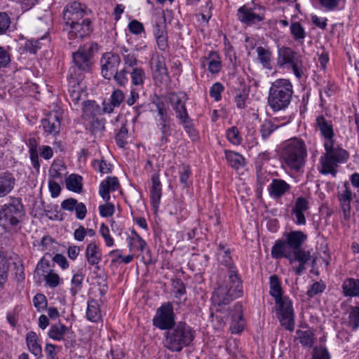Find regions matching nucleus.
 Returning <instances> with one entry per match:
<instances>
[{
  "label": "nucleus",
  "instance_id": "nucleus-1",
  "mask_svg": "<svg viewBox=\"0 0 359 359\" xmlns=\"http://www.w3.org/2000/svg\"><path fill=\"white\" fill-rule=\"evenodd\" d=\"M194 339V331L186 323L180 321L165 330L163 344L172 352H180L190 345Z\"/></svg>",
  "mask_w": 359,
  "mask_h": 359
},
{
  "label": "nucleus",
  "instance_id": "nucleus-2",
  "mask_svg": "<svg viewBox=\"0 0 359 359\" xmlns=\"http://www.w3.org/2000/svg\"><path fill=\"white\" fill-rule=\"evenodd\" d=\"M281 156L287 168L296 172H301L307 157L305 142L297 137L287 140L283 147Z\"/></svg>",
  "mask_w": 359,
  "mask_h": 359
},
{
  "label": "nucleus",
  "instance_id": "nucleus-3",
  "mask_svg": "<svg viewBox=\"0 0 359 359\" xmlns=\"http://www.w3.org/2000/svg\"><path fill=\"white\" fill-rule=\"evenodd\" d=\"M306 239V235L301 231H292L285 235V239L278 240L271 248V256L275 259L295 257L302 252H307L302 249Z\"/></svg>",
  "mask_w": 359,
  "mask_h": 359
},
{
  "label": "nucleus",
  "instance_id": "nucleus-4",
  "mask_svg": "<svg viewBox=\"0 0 359 359\" xmlns=\"http://www.w3.org/2000/svg\"><path fill=\"white\" fill-rule=\"evenodd\" d=\"M325 152L320 156L319 172L323 175L330 174L335 177L337 167L348 158V153L341 148L335 140L323 142Z\"/></svg>",
  "mask_w": 359,
  "mask_h": 359
},
{
  "label": "nucleus",
  "instance_id": "nucleus-5",
  "mask_svg": "<svg viewBox=\"0 0 359 359\" xmlns=\"http://www.w3.org/2000/svg\"><path fill=\"white\" fill-rule=\"evenodd\" d=\"M293 87L288 79H277L271 83L268 104L274 111L284 110L291 102Z\"/></svg>",
  "mask_w": 359,
  "mask_h": 359
},
{
  "label": "nucleus",
  "instance_id": "nucleus-6",
  "mask_svg": "<svg viewBox=\"0 0 359 359\" xmlns=\"http://www.w3.org/2000/svg\"><path fill=\"white\" fill-rule=\"evenodd\" d=\"M228 279L215 290L212 295V303L217 306L229 304L243 294L242 281L240 276H227Z\"/></svg>",
  "mask_w": 359,
  "mask_h": 359
},
{
  "label": "nucleus",
  "instance_id": "nucleus-7",
  "mask_svg": "<svg viewBox=\"0 0 359 359\" xmlns=\"http://www.w3.org/2000/svg\"><path fill=\"white\" fill-rule=\"evenodd\" d=\"M25 210L22 199L18 197H9L8 203L0 209V222L4 224L15 226L22 222Z\"/></svg>",
  "mask_w": 359,
  "mask_h": 359
},
{
  "label": "nucleus",
  "instance_id": "nucleus-8",
  "mask_svg": "<svg viewBox=\"0 0 359 359\" xmlns=\"http://www.w3.org/2000/svg\"><path fill=\"white\" fill-rule=\"evenodd\" d=\"M278 63L280 66L290 67L298 79L304 76L307 70V65L303 57L289 46L279 48Z\"/></svg>",
  "mask_w": 359,
  "mask_h": 359
},
{
  "label": "nucleus",
  "instance_id": "nucleus-9",
  "mask_svg": "<svg viewBox=\"0 0 359 359\" xmlns=\"http://www.w3.org/2000/svg\"><path fill=\"white\" fill-rule=\"evenodd\" d=\"M266 9L264 6L255 4H247L241 6L236 13L237 19L245 26L259 25L265 19Z\"/></svg>",
  "mask_w": 359,
  "mask_h": 359
},
{
  "label": "nucleus",
  "instance_id": "nucleus-10",
  "mask_svg": "<svg viewBox=\"0 0 359 359\" xmlns=\"http://www.w3.org/2000/svg\"><path fill=\"white\" fill-rule=\"evenodd\" d=\"M120 187L118 179L116 177H107L100 185L99 194L106 203L99 206V212L102 217H108L113 215L114 205L109 203L110 192L115 191Z\"/></svg>",
  "mask_w": 359,
  "mask_h": 359
},
{
  "label": "nucleus",
  "instance_id": "nucleus-11",
  "mask_svg": "<svg viewBox=\"0 0 359 359\" xmlns=\"http://www.w3.org/2000/svg\"><path fill=\"white\" fill-rule=\"evenodd\" d=\"M276 313L280 324L286 330H292L294 325L292 302L287 297L275 299Z\"/></svg>",
  "mask_w": 359,
  "mask_h": 359
},
{
  "label": "nucleus",
  "instance_id": "nucleus-12",
  "mask_svg": "<svg viewBox=\"0 0 359 359\" xmlns=\"http://www.w3.org/2000/svg\"><path fill=\"white\" fill-rule=\"evenodd\" d=\"M173 306L170 302L163 303L157 309L153 318V325L161 330H167L176 324Z\"/></svg>",
  "mask_w": 359,
  "mask_h": 359
},
{
  "label": "nucleus",
  "instance_id": "nucleus-13",
  "mask_svg": "<svg viewBox=\"0 0 359 359\" xmlns=\"http://www.w3.org/2000/svg\"><path fill=\"white\" fill-rule=\"evenodd\" d=\"M88 15L87 8L79 2L68 4L63 11V19L67 26L85 19Z\"/></svg>",
  "mask_w": 359,
  "mask_h": 359
},
{
  "label": "nucleus",
  "instance_id": "nucleus-14",
  "mask_svg": "<svg viewBox=\"0 0 359 359\" xmlns=\"http://www.w3.org/2000/svg\"><path fill=\"white\" fill-rule=\"evenodd\" d=\"M231 248L224 243H219L217 247V259L221 265L226 268L227 276H239L238 271L231 257Z\"/></svg>",
  "mask_w": 359,
  "mask_h": 359
},
{
  "label": "nucleus",
  "instance_id": "nucleus-15",
  "mask_svg": "<svg viewBox=\"0 0 359 359\" xmlns=\"http://www.w3.org/2000/svg\"><path fill=\"white\" fill-rule=\"evenodd\" d=\"M121 62V57L117 54L111 52L103 54L100 60L102 76L106 79H112L114 74L118 69Z\"/></svg>",
  "mask_w": 359,
  "mask_h": 359
},
{
  "label": "nucleus",
  "instance_id": "nucleus-16",
  "mask_svg": "<svg viewBox=\"0 0 359 359\" xmlns=\"http://www.w3.org/2000/svg\"><path fill=\"white\" fill-rule=\"evenodd\" d=\"M313 127L323 139V142L334 140V132L332 121L325 116L320 114L316 117Z\"/></svg>",
  "mask_w": 359,
  "mask_h": 359
},
{
  "label": "nucleus",
  "instance_id": "nucleus-17",
  "mask_svg": "<svg viewBox=\"0 0 359 359\" xmlns=\"http://www.w3.org/2000/svg\"><path fill=\"white\" fill-rule=\"evenodd\" d=\"M68 26V37L75 43H79V40L88 36L91 31L90 20L88 18L69 24Z\"/></svg>",
  "mask_w": 359,
  "mask_h": 359
},
{
  "label": "nucleus",
  "instance_id": "nucleus-18",
  "mask_svg": "<svg viewBox=\"0 0 359 359\" xmlns=\"http://www.w3.org/2000/svg\"><path fill=\"white\" fill-rule=\"evenodd\" d=\"M92 53V46H80L76 52L72 53L73 61L76 66L83 71H89Z\"/></svg>",
  "mask_w": 359,
  "mask_h": 359
},
{
  "label": "nucleus",
  "instance_id": "nucleus-19",
  "mask_svg": "<svg viewBox=\"0 0 359 359\" xmlns=\"http://www.w3.org/2000/svg\"><path fill=\"white\" fill-rule=\"evenodd\" d=\"M151 68L153 72L154 79L158 81H168L169 75L165 66V59L159 55H153L151 60Z\"/></svg>",
  "mask_w": 359,
  "mask_h": 359
},
{
  "label": "nucleus",
  "instance_id": "nucleus-20",
  "mask_svg": "<svg viewBox=\"0 0 359 359\" xmlns=\"http://www.w3.org/2000/svg\"><path fill=\"white\" fill-rule=\"evenodd\" d=\"M309 209V201L307 198L302 196L296 198L291 210V213L293 215V221L296 224H306V220L304 212Z\"/></svg>",
  "mask_w": 359,
  "mask_h": 359
},
{
  "label": "nucleus",
  "instance_id": "nucleus-21",
  "mask_svg": "<svg viewBox=\"0 0 359 359\" xmlns=\"http://www.w3.org/2000/svg\"><path fill=\"white\" fill-rule=\"evenodd\" d=\"M338 189V199L340 202L344 218L348 219L351 209V201L353 200L354 195L352 194L350 184L348 182H345L343 185Z\"/></svg>",
  "mask_w": 359,
  "mask_h": 359
},
{
  "label": "nucleus",
  "instance_id": "nucleus-22",
  "mask_svg": "<svg viewBox=\"0 0 359 359\" xmlns=\"http://www.w3.org/2000/svg\"><path fill=\"white\" fill-rule=\"evenodd\" d=\"M42 126L47 134L53 135L58 134L61 126L58 114L55 111L49 113L42 121Z\"/></svg>",
  "mask_w": 359,
  "mask_h": 359
},
{
  "label": "nucleus",
  "instance_id": "nucleus-23",
  "mask_svg": "<svg viewBox=\"0 0 359 359\" xmlns=\"http://www.w3.org/2000/svg\"><path fill=\"white\" fill-rule=\"evenodd\" d=\"M185 96L183 94L171 93L169 100L178 118H186L188 115L185 107Z\"/></svg>",
  "mask_w": 359,
  "mask_h": 359
},
{
  "label": "nucleus",
  "instance_id": "nucleus-24",
  "mask_svg": "<svg viewBox=\"0 0 359 359\" xmlns=\"http://www.w3.org/2000/svg\"><path fill=\"white\" fill-rule=\"evenodd\" d=\"M85 255L88 264L96 266V268L100 269L98 264L102 260V252L96 243L91 242L87 245Z\"/></svg>",
  "mask_w": 359,
  "mask_h": 359
},
{
  "label": "nucleus",
  "instance_id": "nucleus-25",
  "mask_svg": "<svg viewBox=\"0 0 359 359\" xmlns=\"http://www.w3.org/2000/svg\"><path fill=\"white\" fill-rule=\"evenodd\" d=\"M68 92L69 94L70 104L72 102L75 106L79 104L82 95H85L83 88L76 79L71 77L69 79Z\"/></svg>",
  "mask_w": 359,
  "mask_h": 359
},
{
  "label": "nucleus",
  "instance_id": "nucleus-26",
  "mask_svg": "<svg viewBox=\"0 0 359 359\" xmlns=\"http://www.w3.org/2000/svg\"><path fill=\"white\" fill-rule=\"evenodd\" d=\"M234 313L231 317V325L230 329L232 333L238 334L241 332L245 327V320L242 313V306L236 304L233 306Z\"/></svg>",
  "mask_w": 359,
  "mask_h": 359
},
{
  "label": "nucleus",
  "instance_id": "nucleus-27",
  "mask_svg": "<svg viewBox=\"0 0 359 359\" xmlns=\"http://www.w3.org/2000/svg\"><path fill=\"white\" fill-rule=\"evenodd\" d=\"M15 178L8 172L0 173V198L8 196L14 189Z\"/></svg>",
  "mask_w": 359,
  "mask_h": 359
},
{
  "label": "nucleus",
  "instance_id": "nucleus-28",
  "mask_svg": "<svg viewBox=\"0 0 359 359\" xmlns=\"http://www.w3.org/2000/svg\"><path fill=\"white\" fill-rule=\"evenodd\" d=\"M290 189L291 186L283 180L273 179L269 185V191L272 197L279 198L288 192Z\"/></svg>",
  "mask_w": 359,
  "mask_h": 359
},
{
  "label": "nucleus",
  "instance_id": "nucleus-29",
  "mask_svg": "<svg viewBox=\"0 0 359 359\" xmlns=\"http://www.w3.org/2000/svg\"><path fill=\"white\" fill-rule=\"evenodd\" d=\"M152 185L150 190V198L154 208H157L161 198V183L159 175L154 174L151 177Z\"/></svg>",
  "mask_w": 359,
  "mask_h": 359
},
{
  "label": "nucleus",
  "instance_id": "nucleus-30",
  "mask_svg": "<svg viewBox=\"0 0 359 359\" xmlns=\"http://www.w3.org/2000/svg\"><path fill=\"white\" fill-rule=\"evenodd\" d=\"M26 342L29 351L35 356H41L42 349L39 344V338L36 332L33 331L29 332L26 335Z\"/></svg>",
  "mask_w": 359,
  "mask_h": 359
},
{
  "label": "nucleus",
  "instance_id": "nucleus-31",
  "mask_svg": "<svg viewBox=\"0 0 359 359\" xmlns=\"http://www.w3.org/2000/svg\"><path fill=\"white\" fill-rule=\"evenodd\" d=\"M29 148V158L34 169L39 170L40 163L39 160L38 142L34 137L29 138L27 143Z\"/></svg>",
  "mask_w": 359,
  "mask_h": 359
},
{
  "label": "nucleus",
  "instance_id": "nucleus-32",
  "mask_svg": "<svg viewBox=\"0 0 359 359\" xmlns=\"http://www.w3.org/2000/svg\"><path fill=\"white\" fill-rule=\"evenodd\" d=\"M225 158L229 165L236 170L245 165L244 157L237 152L225 151Z\"/></svg>",
  "mask_w": 359,
  "mask_h": 359
},
{
  "label": "nucleus",
  "instance_id": "nucleus-33",
  "mask_svg": "<svg viewBox=\"0 0 359 359\" xmlns=\"http://www.w3.org/2000/svg\"><path fill=\"white\" fill-rule=\"evenodd\" d=\"M342 287L345 296H359V279L348 278L344 281Z\"/></svg>",
  "mask_w": 359,
  "mask_h": 359
},
{
  "label": "nucleus",
  "instance_id": "nucleus-34",
  "mask_svg": "<svg viewBox=\"0 0 359 359\" xmlns=\"http://www.w3.org/2000/svg\"><path fill=\"white\" fill-rule=\"evenodd\" d=\"M69 328L62 323L52 325L48 331V337L56 341H61L68 331Z\"/></svg>",
  "mask_w": 359,
  "mask_h": 359
},
{
  "label": "nucleus",
  "instance_id": "nucleus-35",
  "mask_svg": "<svg viewBox=\"0 0 359 359\" xmlns=\"http://www.w3.org/2000/svg\"><path fill=\"white\" fill-rule=\"evenodd\" d=\"M86 316L92 322H98L101 319L100 307L97 301L94 299L88 301Z\"/></svg>",
  "mask_w": 359,
  "mask_h": 359
},
{
  "label": "nucleus",
  "instance_id": "nucleus-36",
  "mask_svg": "<svg viewBox=\"0 0 359 359\" xmlns=\"http://www.w3.org/2000/svg\"><path fill=\"white\" fill-rule=\"evenodd\" d=\"M269 287V294L274 298V300L283 297L280 281L277 275L274 274L270 276Z\"/></svg>",
  "mask_w": 359,
  "mask_h": 359
},
{
  "label": "nucleus",
  "instance_id": "nucleus-37",
  "mask_svg": "<svg viewBox=\"0 0 359 359\" xmlns=\"http://www.w3.org/2000/svg\"><path fill=\"white\" fill-rule=\"evenodd\" d=\"M66 187L69 191L80 193L82 190V177L76 174H71L66 179Z\"/></svg>",
  "mask_w": 359,
  "mask_h": 359
},
{
  "label": "nucleus",
  "instance_id": "nucleus-38",
  "mask_svg": "<svg viewBox=\"0 0 359 359\" xmlns=\"http://www.w3.org/2000/svg\"><path fill=\"white\" fill-rule=\"evenodd\" d=\"M297 337L304 346L311 347L314 341V334L311 330H298L296 332Z\"/></svg>",
  "mask_w": 359,
  "mask_h": 359
},
{
  "label": "nucleus",
  "instance_id": "nucleus-39",
  "mask_svg": "<svg viewBox=\"0 0 359 359\" xmlns=\"http://www.w3.org/2000/svg\"><path fill=\"white\" fill-rule=\"evenodd\" d=\"M290 34L292 37L299 43H302L303 40L306 37V32L303 26L299 22H294L291 23Z\"/></svg>",
  "mask_w": 359,
  "mask_h": 359
},
{
  "label": "nucleus",
  "instance_id": "nucleus-40",
  "mask_svg": "<svg viewBox=\"0 0 359 359\" xmlns=\"http://www.w3.org/2000/svg\"><path fill=\"white\" fill-rule=\"evenodd\" d=\"M309 252H302L300 255L295 256V257H288L287 259L291 262L297 261L299 264L294 271L296 274L300 275L305 270V264L310 259Z\"/></svg>",
  "mask_w": 359,
  "mask_h": 359
},
{
  "label": "nucleus",
  "instance_id": "nucleus-41",
  "mask_svg": "<svg viewBox=\"0 0 359 359\" xmlns=\"http://www.w3.org/2000/svg\"><path fill=\"white\" fill-rule=\"evenodd\" d=\"M259 61L266 68H271V53L269 50L263 46H258L257 48Z\"/></svg>",
  "mask_w": 359,
  "mask_h": 359
},
{
  "label": "nucleus",
  "instance_id": "nucleus-42",
  "mask_svg": "<svg viewBox=\"0 0 359 359\" xmlns=\"http://www.w3.org/2000/svg\"><path fill=\"white\" fill-rule=\"evenodd\" d=\"M278 127V126L274 124L271 121L264 120L262 123L259 129L262 138L266 140Z\"/></svg>",
  "mask_w": 359,
  "mask_h": 359
},
{
  "label": "nucleus",
  "instance_id": "nucleus-43",
  "mask_svg": "<svg viewBox=\"0 0 359 359\" xmlns=\"http://www.w3.org/2000/svg\"><path fill=\"white\" fill-rule=\"evenodd\" d=\"M132 83L134 86H140L144 83L146 78L145 73L142 68L135 67L130 72Z\"/></svg>",
  "mask_w": 359,
  "mask_h": 359
},
{
  "label": "nucleus",
  "instance_id": "nucleus-44",
  "mask_svg": "<svg viewBox=\"0 0 359 359\" xmlns=\"http://www.w3.org/2000/svg\"><path fill=\"white\" fill-rule=\"evenodd\" d=\"M348 325L353 330L359 327V305L352 306L348 315Z\"/></svg>",
  "mask_w": 359,
  "mask_h": 359
},
{
  "label": "nucleus",
  "instance_id": "nucleus-45",
  "mask_svg": "<svg viewBox=\"0 0 359 359\" xmlns=\"http://www.w3.org/2000/svg\"><path fill=\"white\" fill-rule=\"evenodd\" d=\"M226 138L228 140L235 145H238L242 142V137L240 135L238 129L236 126H233L226 130Z\"/></svg>",
  "mask_w": 359,
  "mask_h": 359
},
{
  "label": "nucleus",
  "instance_id": "nucleus-46",
  "mask_svg": "<svg viewBox=\"0 0 359 359\" xmlns=\"http://www.w3.org/2000/svg\"><path fill=\"white\" fill-rule=\"evenodd\" d=\"M82 105H83L82 109H83V114H85L86 115H95L100 110L99 106L96 104V102L95 101H92V100L84 101L82 103Z\"/></svg>",
  "mask_w": 359,
  "mask_h": 359
},
{
  "label": "nucleus",
  "instance_id": "nucleus-47",
  "mask_svg": "<svg viewBox=\"0 0 359 359\" xmlns=\"http://www.w3.org/2000/svg\"><path fill=\"white\" fill-rule=\"evenodd\" d=\"M180 181L185 187L189 185V180L191 172L190 167L187 165L182 164L179 168Z\"/></svg>",
  "mask_w": 359,
  "mask_h": 359
},
{
  "label": "nucleus",
  "instance_id": "nucleus-48",
  "mask_svg": "<svg viewBox=\"0 0 359 359\" xmlns=\"http://www.w3.org/2000/svg\"><path fill=\"white\" fill-rule=\"evenodd\" d=\"M100 233L104 238L105 245L107 247H111L114 245V238L110 235L109 227L104 223H102L100 224Z\"/></svg>",
  "mask_w": 359,
  "mask_h": 359
},
{
  "label": "nucleus",
  "instance_id": "nucleus-49",
  "mask_svg": "<svg viewBox=\"0 0 359 359\" xmlns=\"http://www.w3.org/2000/svg\"><path fill=\"white\" fill-rule=\"evenodd\" d=\"M127 137L128 129L125 125H122L115 137L117 145L121 148H123L127 143Z\"/></svg>",
  "mask_w": 359,
  "mask_h": 359
},
{
  "label": "nucleus",
  "instance_id": "nucleus-50",
  "mask_svg": "<svg viewBox=\"0 0 359 359\" xmlns=\"http://www.w3.org/2000/svg\"><path fill=\"white\" fill-rule=\"evenodd\" d=\"M127 71L125 67L121 69V70L116 71V73L114 74L112 78L115 80L119 86H125L128 82V79L127 76Z\"/></svg>",
  "mask_w": 359,
  "mask_h": 359
},
{
  "label": "nucleus",
  "instance_id": "nucleus-51",
  "mask_svg": "<svg viewBox=\"0 0 359 359\" xmlns=\"http://www.w3.org/2000/svg\"><path fill=\"white\" fill-rule=\"evenodd\" d=\"M211 57L212 59L208 62V70L212 74H216L220 70L221 62L218 60L219 57L216 53H212Z\"/></svg>",
  "mask_w": 359,
  "mask_h": 359
},
{
  "label": "nucleus",
  "instance_id": "nucleus-52",
  "mask_svg": "<svg viewBox=\"0 0 359 359\" xmlns=\"http://www.w3.org/2000/svg\"><path fill=\"white\" fill-rule=\"evenodd\" d=\"M154 34L156 40L157 45H163L167 41V33L165 27H154Z\"/></svg>",
  "mask_w": 359,
  "mask_h": 359
},
{
  "label": "nucleus",
  "instance_id": "nucleus-53",
  "mask_svg": "<svg viewBox=\"0 0 359 359\" xmlns=\"http://www.w3.org/2000/svg\"><path fill=\"white\" fill-rule=\"evenodd\" d=\"M224 88L219 82L215 83L210 90V95L214 98L215 101H219L222 98L221 93L224 90Z\"/></svg>",
  "mask_w": 359,
  "mask_h": 359
},
{
  "label": "nucleus",
  "instance_id": "nucleus-54",
  "mask_svg": "<svg viewBox=\"0 0 359 359\" xmlns=\"http://www.w3.org/2000/svg\"><path fill=\"white\" fill-rule=\"evenodd\" d=\"M92 165L95 170H98L102 173H108L111 170V165L105 160H94Z\"/></svg>",
  "mask_w": 359,
  "mask_h": 359
},
{
  "label": "nucleus",
  "instance_id": "nucleus-55",
  "mask_svg": "<svg viewBox=\"0 0 359 359\" xmlns=\"http://www.w3.org/2000/svg\"><path fill=\"white\" fill-rule=\"evenodd\" d=\"M33 304L38 311H41L47 306V299L44 294H37L33 298Z\"/></svg>",
  "mask_w": 359,
  "mask_h": 359
},
{
  "label": "nucleus",
  "instance_id": "nucleus-56",
  "mask_svg": "<svg viewBox=\"0 0 359 359\" xmlns=\"http://www.w3.org/2000/svg\"><path fill=\"white\" fill-rule=\"evenodd\" d=\"M89 130L93 133L102 132L104 129V123L102 120L93 118L88 127Z\"/></svg>",
  "mask_w": 359,
  "mask_h": 359
},
{
  "label": "nucleus",
  "instance_id": "nucleus-57",
  "mask_svg": "<svg viewBox=\"0 0 359 359\" xmlns=\"http://www.w3.org/2000/svg\"><path fill=\"white\" fill-rule=\"evenodd\" d=\"M83 276L79 273L74 275L72 279V293L75 295L81 288L83 283Z\"/></svg>",
  "mask_w": 359,
  "mask_h": 359
},
{
  "label": "nucleus",
  "instance_id": "nucleus-58",
  "mask_svg": "<svg viewBox=\"0 0 359 359\" xmlns=\"http://www.w3.org/2000/svg\"><path fill=\"white\" fill-rule=\"evenodd\" d=\"M325 289V285L321 282L314 283L307 291V295L313 297L315 295L323 292Z\"/></svg>",
  "mask_w": 359,
  "mask_h": 359
},
{
  "label": "nucleus",
  "instance_id": "nucleus-59",
  "mask_svg": "<svg viewBox=\"0 0 359 359\" xmlns=\"http://www.w3.org/2000/svg\"><path fill=\"white\" fill-rule=\"evenodd\" d=\"M44 280H45L46 284L50 287H52V288L57 287L60 284V278L59 276L57 273H53V272H50L49 273L46 275Z\"/></svg>",
  "mask_w": 359,
  "mask_h": 359
},
{
  "label": "nucleus",
  "instance_id": "nucleus-60",
  "mask_svg": "<svg viewBox=\"0 0 359 359\" xmlns=\"http://www.w3.org/2000/svg\"><path fill=\"white\" fill-rule=\"evenodd\" d=\"M154 27H165V17L163 11L159 10L153 16Z\"/></svg>",
  "mask_w": 359,
  "mask_h": 359
},
{
  "label": "nucleus",
  "instance_id": "nucleus-61",
  "mask_svg": "<svg viewBox=\"0 0 359 359\" xmlns=\"http://www.w3.org/2000/svg\"><path fill=\"white\" fill-rule=\"evenodd\" d=\"M158 128L161 133L160 142L161 145H163L169 142L168 137L170 135V125L158 126Z\"/></svg>",
  "mask_w": 359,
  "mask_h": 359
},
{
  "label": "nucleus",
  "instance_id": "nucleus-62",
  "mask_svg": "<svg viewBox=\"0 0 359 359\" xmlns=\"http://www.w3.org/2000/svg\"><path fill=\"white\" fill-rule=\"evenodd\" d=\"M11 19L9 16L3 12H0V34H3L9 28Z\"/></svg>",
  "mask_w": 359,
  "mask_h": 359
},
{
  "label": "nucleus",
  "instance_id": "nucleus-63",
  "mask_svg": "<svg viewBox=\"0 0 359 359\" xmlns=\"http://www.w3.org/2000/svg\"><path fill=\"white\" fill-rule=\"evenodd\" d=\"M51 42L50 37L48 32H46L41 36H36L35 37H32L30 40L31 45L35 43V45H43L46 43H50Z\"/></svg>",
  "mask_w": 359,
  "mask_h": 359
},
{
  "label": "nucleus",
  "instance_id": "nucleus-64",
  "mask_svg": "<svg viewBox=\"0 0 359 359\" xmlns=\"http://www.w3.org/2000/svg\"><path fill=\"white\" fill-rule=\"evenodd\" d=\"M313 359H330V355L325 348H316L314 349Z\"/></svg>",
  "mask_w": 359,
  "mask_h": 359
}]
</instances>
